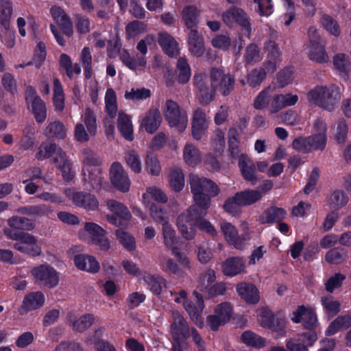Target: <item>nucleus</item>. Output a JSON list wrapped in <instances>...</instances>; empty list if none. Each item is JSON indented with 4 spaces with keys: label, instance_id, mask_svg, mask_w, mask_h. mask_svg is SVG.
Returning <instances> with one entry per match:
<instances>
[{
    "label": "nucleus",
    "instance_id": "nucleus-18",
    "mask_svg": "<svg viewBox=\"0 0 351 351\" xmlns=\"http://www.w3.org/2000/svg\"><path fill=\"white\" fill-rule=\"evenodd\" d=\"M45 298L41 291L28 293L23 298L22 304L19 309L20 315H24L28 311L41 308L45 304Z\"/></svg>",
    "mask_w": 351,
    "mask_h": 351
},
{
    "label": "nucleus",
    "instance_id": "nucleus-41",
    "mask_svg": "<svg viewBox=\"0 0 351 351\" xmlns=\"http://www.w3.org/2000/svg\"><path fill=\"white\" fill-rule=\"evenodd\" d=\"M149 197L162 204H165L168 201L167 194L162 189L156 186L148 187L146 189V192L143 195V202L146 206L150 204L149 200L147 199Z\"/></svg>",
    "mask_w": 351,
    "mask_h": 351
},
{
    "label": "nucleus",
    "instance_id": "nucleus-21",
    "mask_svg": "<svg viewBox=\"0 0 351 351\" xmlns=\"http://www.w3.org/2000/svg\"><path fill=\"white\" fill-rule=\"evenodd\" d=\"M53 162L59 169L64 180L70 181L73 177V172L71 171V162L67 158L66 153L59 147L53 156Z\"/></svg>",
    "mask_w": 351,
    "mask_h": 351
},
{
    "label": "nucleus",
    "instance_id": "nucleus-24",
    "mask_svg": "<svg viewBox=\"0 0 351 351\" xmlns=\"http://www.w3.org/2000/svg\"><path fill=\"white\" fill-rule=\"evenodd\" d=\"M236 289L239 295L247 303L254 304L258 302V290L253 284L241 282L237 285Z\"/></svg>",
    "mask_w": 351,
    "mask_h": 351
},
{
    "label": "nucleus",
    "instance_id": "nucleus-57",
    "mask_svg": "<svg viewBox=\"0 0 351 351\" xmlns=\"http://www.w3.org/2000/svg\"><path fill=\"white\" fill-rule=\"evenodd\" d=\"M147 171L154 176H157L161 171V166L157 156L153 152H148L145 159Z\"/></svg>",
    "mask_w": 351,
    "mask_h": 351
},
{
    "label": "nucleus",
    "instance_id": "nucleus-50",
    "mask_svg": "<svg viewBox=\"0 0 351 351\" xmlns=\"http://www.w3.org/2000/svg\"><path fill=\"white\" fill-rule=\"evenodd\" d=\"M53 104L57 111L61 112L64 108V95L60 80L58 78L53 80Z\"/></svg>",
    "mask_w": 351,
    "mask_h": 351
},
{
    "label": "nucleus",
    "instance_id": "nucleus-14",
    "mask_svg": "<svg viewBox=\"0 0 351 351\" xmlns=\"http://www.w3.org/2000/svg\"><path fill=\"white\" fill-rule=\"evenodd\" d=\"M193 293L196 298L197 305H195L191 301L186 300L184 303V307L194 324L197 326L202 328L204 322L201 313L204 308L203 295L197 291H194Z\"/></svg>",
    "mask_w": 351,
    "mask_h": 351
},
{
    "label": "nucleus",
    "instance_id": "nucleus-43",
    "mask_svg": "<svg viewBox=\"0 0 351 351\" xmlns=\"http://www.w3.org/2000/svg\"><path fill=\"white\" fill-rule=\"evenodd\" d=\"M176 73L178 82L186 84L191 77V72L189 64L184 57H180L177 61Z\"/></svg>",
    "mask_w": 351,
    "mask_h": 351
},
{
    "label": "nucleus",
    "instance_id": "nucleus-63",
    "mask_svg": "<svg viewBox=\"0 0 351 351\" xmlns=\"http://www.w3.org/2000/svg\"><path fill=\"white\" fill-rule=\"evenodd\" d=\"M333 64L335 68L342 73L351 71V63L348 56L344 53H337L333 57Z\"/></svg>",
    "mask_w": 351,
    "mask_h": 351
},
{
    "label": "nucleus",
    "instance_id": "nucleus-10",
    "mask_svg": "<svg viewBox=\"0 0 351 351\" xmlns=\"http://www.w3.org/2000/svg\"><path fill=\"white\" fill-rule=\"evenodd\" d=\"M220 228L226 241L237 249L242 250L250 239V234L247 231L238 235L236 228L231 223L223 221Z\"/></svg>",
    "mask_w": 351,
    "mask_h": 351
},
{
    "label": "nucleus",
    "instance_id": "nucleus-47",
    "mask_svg": "<svg viewBox=\"0 0 351 351\" xmlns=\"http://www.w3.org/2000/svg\"><path fill=\"white\" fill-rule=\"evenodd\" d=\"M106 206L108 209L114 213L119 217L124 220H130L132 215L128 208L122 203L114 199H109L106 201Z\"/></svg>",
    "mask_w": 351,
    "mask_h": 351
},
{
    "label": "nucleus",
    "instance_id": "nucleus-32",
    "mask_svg": "<svg viewBox=\"0 0 351 351\" xmlns=\"http://www.w3.org/2000/svg\"><path fill=\"white\" fill-rule=\"evenodd\" d=\"M302 337L303 339L301 340L302 343L298 342L293 339H290L287 342V348L289 351H307V347L304 345L312 346L316 341L317 335L313 332H308L303 333Z\"/></svg>",
    "mask_w": 351,
    "mask_h": 351
},
{
    "label": "nucleus",
    "instance_id": "nucleus-33",
    "mask_svg": "<svg viewBox=\"0 0 351 351\" xmlns=\"http://www.w3.org/2000/svg\"><path fill=\"white\" fill-rule=\"evenodd\" d=\"M199 10L193 5L184 8L182 15L184 24L189 30L197 29L199 23Z\"/></svg>",
    "mask_w": 351,
    "mask_h": 351
},
{
    "label": "nucleus",
    "instance_id": "nucleus-8",
    "mask_svg": "<svg viewBox=\"0 0 351 351\" xmlns=\"http://www.w3.org/2000/svg\"><path fill=\"white\" fill-rule=\"evenodd\" d=\"M170 332L175 342L181 343L189 338L191 329L186 319L177 311L171 313Z\"/></svg>",
    "mask_w": 351,
    "mask_h": 351
},
{
    "label": "nucleus",
    "instance_id": "nucleus-62",
    "mask_svg": "<svg viewBox=\"0 0 351 351\" xmlns=\"http://www.w3.org/2000/svg\"><path fill=\"white\" fill-rule=\"evenodd\" d=\"M145 29L146 25L144 22L140 21H133L126 25L125 34L127 38L130 39L134 38L138 34L144 32Z\"/></svg>",
    "mask_w": 351,
    "mask_h": 351
},
{
    "label": "nucleus",
    "instance_id": "nucleus-44",
    "mask_svg": "<svg viewBox=\"0 0 351 351\" xmlns=\"http://www.w3.org/2000/svg\"><path fill=\"white\" fill-rule=\"evenodd\" d=\"M308 57L311 60L319 64L327 62L328 56L322 45H308Z\"/></svg>",
    "mask_w": 351,
    "mask_h": 351
},
{
    "label": "nucleus",
    "instance_id": "nucleus-31",
    "mask_svg": "<svg viewBox=\"0 0 351 351\" xmlns=\"http://www.w3.org/2000/svg\"><path fill=\"white\" fill-rule=\"evenodd\" d=\"M351 327V311L346 315L336 317L328 326L326 335L330 336L339 330H346Z\"/></svg>",
    "mask_w": 351,
    "mask_h": 351
},
{
    "label": "nucleus",
    "instance_id": "nucleus-7",
    "mask_svg": "<svg viewBox=\"0 0 351 351\" xmlns=\"http://www.w3.org/2000/svg\"><path fill=\"white\" fill-rule=\"evenodd\" d=\"M25 99L28 109L34 114L36 122L38 123H43L47 119V106L45 102L37 95L34 88L31 86H27Z\"/></svg>",
    "mask_w": 351,
    "mask_h": 351
},
{
    "label": "nucleus",
    "instance_id": "nucleus-38",
    "mask_svg": "<svg viewBox=\"0 0 351 351\" xmlns=\"http://www.w3.org/2000/svg\"><path fill=\"white\" fill-rule=\"evenodd\" d=\"M95 317L90 313H86L75 320H70L72 330L77 332H82L88 329L95 322Z\"/></svg>",
    "mask_w": 351,
    "mask_h": 351
},
{
    "label": "nucleus",
    "instance_id": "nucleus-5",
    "mask_svg": "<svg viewBox=\"0 0 351 351\" xmlns=\"http://www.w3.org/2000/svg\"><path fill=\"white\" fill-rule=\"evenodd\" d=\"M208 77L215 91H219L223 97L229 95L234 89V77L230 73H226L223 69L217 67L212 68Z\"/></svg>",
    "mask_w": 351,
    "mask_h": 351
},
{
    "label": "nucleus",
    "instance_id": "nucleus-16",
    "mask_svg": "<svg viewBox=\"0 0 351 351\" xmlns=\"http://www.w3.org/2000/svg\"><path fill=\"white\" fill-rule=\"evenodd\" d=\"M291 320L295 323L302 322L304 328L308 330L315 328L317 324L315 313L304 305L298 306L296 310L293 312Z\"/></svg>",
    "mask_w": 351,
    "mask_h": 351
},
{
    "label": "nucleus",
    "instance_id": "nucleus-34",
    "mask_svg": "<svg viewBox=\"0 0 351 351\" xmlns=\"http://www.w3.org/2000/svg\"><path fill=\"white\" fill-rule=\"evenodd\" d=\"M287 215L286 210L282 208L271 206L267 208L261 217L262 223H272L280 222Z\"/></svg>",
    "mask_w": 351,
    "mask_h": 351
},
{
    "label": "nucleus",
    "instance_id": "nucleus-55",
    "mask_svg": "<svg viewBox=\"0 0 351 351\" xmlns=\"http://www.w3.org/2000/svg\"><path fill=\"white\" fill-rule=\"evenodd\" d=\"M125 162L130 169L135 173H140L142 171V163L138 153L134 150L128 152L125 156Z\"/></svg>",
    "mask_w": 351,
    "mask_h": 351
},
{
    "label": "nucleus",
    "instance_id": "nucleus-46",
    "mask_svg": "<svg viewBox=\"0 0 351 351\" xmlns=\"http://www.w3.org/2000/svg\"><path fill=\"white\" fill-rule=\"evenodd\" d=\"M149 206V214L153 220L162 226L169 223V215L161 206L152 203Z\"/></svg>",
    "mask_w": 351,
    "mask_h": 351
},
{
    "label": "nucleus",
    "instance_id": "nucleus-54",
    "mask_svg": "<svg viewBox=\"0 0 351 351\" xmlns=\"http://www.w3.org/2000/svg\"><path fill=\"white\" fill-rule=\"evenodd\" d=\"M163 243L166 247L173 251V248H178L175 245L178 243L176 232L169 223L162 226Z\"/></svg>",
    "mask_w": 351,
    "mask_h": 351
},
{
    "label": "nucleus",
    "instance_id": "nucleus-42",
    "mask_svg": "<svg viewBox=\"0 0 351 351\" xmlns=\"http://www.w3.org/2000/svg\"><path fill=\"white\" fill-rule=\"evenodd\" d=\"M45 134L49 138L64 139L66 136V130L63 123L56 120L49 123L45 128Z\"/></svg>",
    "mask_w": 351,
    "mask_h": 351
},
{
    "label": "nucleus",
    "instance_id": "nucleus-51",
    "mask_svg": "<svg viewBox=\"0 0 351 351\" xmlns=\"http://www.w3.org/2000/svg\"><path fill=\"white\" fill-rule=\"evenodd\" d=\"M266 77V71L264 68L258 67L252 70L247 75V84L252 88L261 86Z\"/></svg>",
    "mask_w": 351,
    "mask_h": 351
},
{
    "label": "nucleus",
    "instance_id": "nucleus-56",
    "mask_svg": "<svg viewBox=\"0 0 351 351\" xmlns=\"http://www.w3.org/2000/svg\"><path fill=\"white\" fill-rule=\"evenodd\" d=\"M116 237L121 245L128 251L132 252L136 249V241L133 236L121 229L117 230Z\"/></svg>",
    "mask_w": 351,
    "mask_h": 351
},
{
    "label": "nucleus",
    "instance_id": "nucleus-1",
    "mask_svg": "<svg viewBox=\"0 0 351 351\" xmlns=\"http://www.w3.org/2000/svg\"><path fill=\"white\" fill-rule=\"evenodd\" d=\"M189 182L194 204L178 217L177 226L181 229L183 234L191 238L193 231L187 232L184 223H193L199 217H205L211 204V197L217 196L220 189L213 180L194 173L189 174Z\"/></svg>",
    "mask_w": 351,
    "mask_h": 351
},
{
    "label": "nucleus",
    "instance_id": "nucleus-45",
    "mask_svg": "<svg viewBox=\"0 0 351 351\" xmlns=\"http://www.w3.org/2000/svg\"><path fill=\"white\" fill-rule=\"evenodd\" d=\"M215 279V273L212 269H208L206 272L201 274L199 276L196 291L206 294Z\"/></svg>",
    "mask_w": 351,
    "mask_h": 351
},
{
    "label": "nucleus",
    "instance_id": "nucleus-22",
    "mask_svg": "<svg viewBox=\"0 0 351 351\" xmlns=\"http://www.w3.org/2000/svg\"><path fill=\"white\" fill-rule=\"evenodd\" d=\"M204 217H201L193 223L186 221V223H184V226H186V231H193V235L191 238H188L185 236V234H183V232H182L181 229L178 226V228L182 234V237L186 240H192L195 237V227L197 226L201 230L204 231L207 234H210L212 237H215L217 234V232L215 227L211 224V223L206 219H203Z\"/></svg>",
    "mask_w": 351,
    "mask_h": 351
},
{
    "label": "nucleus",
    "instance_id": "nucleus-30",
    "mask_svg": "<svg viewBox=\"0 0 351 351\" xmlns=\"http://www.w3.org/2000/svg\"><path fill=\"white\" fill-rule=\"evenodd\" d=\"M158 43L163 51L170 57H176L179 53L178 44L169 34L160 32L158 34Z\"/></svg>",
    "mask_w": 351,
    "mask_h": 351
},
{
    "label": "nucleus",
    "instance_id": "nucleus-48",
    "mask_svg": "<svg viewBox=\"0 0 351 351\" xmlns=\"http://www.w3.org/2000/svg\"><path fill=\"white\" fill-rule=\"evenodd\" d=\"M241 337L242 341L245 344L252 347L262 348H264L266 345V340L265 338L250 330H247L243 332Z\"/></svg>",
    "mask_w": 351,
    "mask_h": 351
},
{
    "label": "nucleus",
    "instance_id": "nucleus-26",
    "mask_svg": "<svg viewBox=\"0 0 351 351\" xmlns=\"http://www.w3.org/2000/svg\"><path fill=\"white\" fill-rule=\"evenodd\" d=\"M188 45L189 51L195 57H201L205 52L203 36L197 29L189 30L188 33Z\"/></svg>",
    "mask_w": 351,
    "mask_h": 351
},
{
    "label": "nucleus",
    "instance_id": "nucleus-39",
    "mask_svg": "<svg viewBox=\"0 0 351 351\" xmlns=\"http://www.w3.org/2000/svg\"><path fill=\"white\" fill-rule=\"evenodd\" d=\"M272 88L270 86L262 90L255 97L253 106L256 110H263L267 108L270 112V103L272 99Z\"/></svg>",
    "mask_w": 351,
    "mask_h": 351
},
{
    "label": "nucleus",
    "instance_id": "nucleus-2",
    "mask_svg": "<svg viewBox=\"0 0 351 351\" xmlns=\"http://www.w3.org/2000/svg\"><path fill=\"white\" fill-rule=\"evenodd\" d=\"M307 99L311 104L332 111L341 99V88L335 84L317 86L308 92Z\"/></svg>",
    "mask_w": 351,
    "mask_h": 351
},
{
    "label": "nucleus",
    "instance_id": "nucleus-58",
    "mask_svg": "<svg viewBox=\"0 0 351 351\" xmlns=\"http://www.w3.org/2000/svg\"><path fill=\"white\" fill-rule=\"evenodd\" d=\"M347 254L344 249L335 247L326 252V261L330 264H339L344 261Z\"/></svg>",
    "mask_w": 351,
    "mask_h": 351
},
{
    "label": "nucleus",
    "instance_id": "nucleus-17",
    "mask_svg": "<svg viewBox=\"0 0 351 351\" xmlns=\"http://www.w3.org/2000/svg\"><path fill=\"white\" fill-rule=\"evenodd\" d=\"M74 205L86 210H96L99 208V201L93 194L84 191L74 192L71 196Z\"/></svg>",
    "mask_w": 351,
    "mask_h": 351
},
{
    "label": "nucleus",
    "instance_id": "nucleus-4",
    "mask_svg": "<svg viewBox=\"0 0 351 351\" xmlns=\"http://www.w3.org/2000/svg\"><path fill=\"white\" fill-rule=\"evenodd\" d=\"M164 116L169 125L171 128H176L179 132H182L188 125L186 112L171 99H168L165 102Z\"/></svg>",
    "mask_w": 351,
    "mask_h": 351
},
{
    "label": "nucleus",
    "instance_id": "nucleus-40",
    "mask_svg": "<svg viewBox=\"0 0 351 351\" xmlns=\"http://www.w3.org/2000/svg\"><path fill=\"white\" fill-rule=\"evenodd\" d=\"M8 224L10 227L24 231H31L35 228L34 221L27 217L13 216L8 219Z\"/></svg>",
    "mask_w": 351,
    "mask_h": 351
},
{
    "label": "nucleus",
    "instance_id": "nucleus-3",
    "mask_svg": "<svg viewBox=\"0 0 351 351\" xmlns=\"http://www.w3.org/2000/svg\"><path fill=\"white\" fill-rule=\"evenodd\" d=\"M193 83L196 98L200 105L208 106L215 99L217 93L209 77L205 73H195Z\"/></svg>",
    "mask_w": 351,
    "mask_h": 351
},
{
    "label": "nucleus",
    "instance_id": "nucleus-19",
    "mask_svg": "<svg viewBox=\"0 0 351 351\" xmlns=\"http://www.w3.org/2000/svg\"><path fill=\"white\" fill-rule=\"evenodd\" d=\"M162 115L157 108H150L142 118L141 127L149 134L155 133L161 125Z\"/></svg>",
    "mask_w": 351,
    "mask_h": 351
},
{
    "label": "nucleus",
    "instance_id": "nucleus-36",
    "mask_svg": "<svg viewBox=\"0 0 351 351\" xmlns=\"http://www.w3.org/2000/svg\"><path fill=\"white\" fill-rule=\"evenodd\" d=\"M263 197V193L259 190L247 189L236 193V198L242 206L252 205Z\"/></svg>",
    "mask_w": 351,
    "mask_h": 351
},
{
    "label": "nucleus",
    "instance_id": "nucleus-61",
    "mask_svg": "<svg viewBox=\"0 0 351 351\" xmlns=\"http://www.w3.org/2000/svg\"><path fill=\"white\" fill-rule=\"evenodd\" d=\"M236 23L241 27V30L243 32V34L247 38H250L252 33L250 18L248 14L241 8L240 10L239 14H238Z\"/></svg>",
    "mask_w": 351,
    "mask_h": 351
},
{
    "label": "nucleus",
    "instance_id": "nucleus-15",
    "mask_svg": "<svg viewBox=\"0 0 351 351\" xmlns=\"http://www.w3.org/2000/svg\"><path fill=\"white\" fill-rule=\"evenodd\" d=\"M53 21L68 37L73 34V26L70 16L60 6L53 5L49 10Z\"/></svg>",
    "mask_w": 351,
    "mask_h": 351
},
{
    "label": "nucleus",
    "instance_id": "nucleus-52",
    "mask_svg": "<svg viewBox=\"0 0 351 351\" xmlns=\"http://www.w3.org/2000/svg\"><path fill=\"white\" fill-rule=\"evenodd\" d=\"M106 110L110 118H114L117 112V96L112 88H108L105 95Z\"/></svg>",
    "mask_w": 351,
    "mask_h": 351
},
{
    "label": "nucleus",
    "instance_id": "nucleus-27",
    "mask_svg": "<svg viewBox=\"0 0 351 351\" xmlns=\"http://www.w3.org/2000/svg\"><path fill=\"white\" fill-rule=\"evenodd\" d=\"M167 179L169 187L176 193L180 192L184 187V174L181 168L178 167H171L167 173Z\"/></svg>",
    "mask_w": 351,
    "mask_h": 351
},
{
    "label": "nucleus",
    "instance_id": "nucleus-12",
    "mask_svg": "<svg viewBox=\"0 0 351 351\" xmlns=\"http://www.w3.org/2000/svg\"><path fill=\"white\" fill-rule=\"evenodd\" d=\"M209 117L205 110L202 108H196L191 120V136L196 141H200L206 134L208 127Z\"/></svg>",
    "mask_w": 351,
    "mask_h": 351
},
{
    "label": "nucleus",
    "instance_id": "nucleus-28",
    "mask_svg": "<svg viewBox=\"0 0 351 351\" xmlns=\"http://www.w3.org/2000/svg\"><path fill=\"white\" fill-rule=\"evenodd\" d=\"M221 267L224 275L234 276L245 270V261L239 256L228 258L223 263Z\"/></svg>",
    "mask_w": 351,
    "mask_h": 351
},
{
    "label": "nucleus",
    "instance_id": "nucleus-37",
    "mask_svg": "<svg viewBox=\"0 0 351 351\" xmlns=\"http://www.w3.org/2000/svg\"><path fill=\"white\" fill-rule=\"evenodd\" d=\"M117 128L125 139L130 141L133 140L132 124L130 117L124 112L119 113Z\"/></svg>",
    "mask_w": 351,
    "mask_h": 351
},
{
    "label": "nucleus",
    "instance_id": "nucleus-53",
    "mask_svg": "<svg viewBox=\"0 0 351 351\" xmlns=\"http://www.w3.org/2000/svg\"><path fill=\"white\" fill-rule=\"evenodd\" d=\"M12 14V6L10 0H0V23L8 29Z\"/></svg>",
    "mask_w": 351,
    "mask_h": 351
},
{
    "label": "nucleus",
    "instance_id": "nucleus-35",
    "mask_svg": "<svg viewBox=\"0 0 351 351\" xmlns=\"http://www.w3.org/2000/svg\"><path fill=\"white\" fill-rule=\"evenodd\" d=\"M184 162L191 167L197 165L202 160L199 150L192 143H186L183 149Z\"/></svg>",
    "mask_w": 351,
    "mask_h": 351
},
{
    "label": "nucleus",
    "instance_id": "nucleus-49",
    "mask_svg": "<svg viewBox=\"0 0 351 351\" xmlns=\"http://www.w3.org/2000/svg\"><path fill=\"white\" fill-rule=\"evenodd\" d=\"M144 280L149 290L156 295H160L165 287V280L160 276L149 274L145 276Z\"/></svg>",
    "mask_w": 351,
    "mask_h": 351
},
{
    "label": "nucleus",
    "instance_id": "nucleus-11",
    "mask_svg": "<svg viewBox=\"0 0 351 351\" xmlns=\"http://www.w3.org/2000/svg\"><path fill=\"white\" fill-rule=\"evenodd\" d=\"M110 179L112 184L122 193L129 191L131 182L127 171L120 162H114L110 169Z\"/></svg>",
    "mask_w": 351,
    "mask_h": 351
},
{
    "label": "nucleus",
    "instance_id": "nucleus-60",
    "mask_svg": "<svg viewBox=\"0 0 351 351\" xmlns=\"http://www.w3.org/2000/svg\"><path fill=\"white\" fill-rule=\"evenodd\" d=\"M59 147L55 143H43L40 145L36 158L39 160L49 158L55 155Z\"/></svg>",
    "mask_w": 351,
    "mask_h": 351
},
{
    "label": "nucleus",
    "instance_id": "nucleus-13",
    "mask_svg": "<svg viewBox=\"0 0 351 351\" xmlns=\"http://www.w3.org/2000/svg\"><path fill=\"white\" fill-rule=\"evenodd\" d=\"M13 247L17 251L31 256H38L42 253V249L38 244V239L28 232L23 234L19 242L14 244Z\"/></svg>",
    "mask_w": 351,
    "mask_h": 351
},
{
    "label": "nucleus",
    "instance_id": "nucleus-25",
    "mask_svg": "<svg viewBox=\"0 0 351 351\" xmlns=\"http://www.w3.org/2000/svg\"><path fill=\"white\" fill-rule=\"evenodd\" d=\"M239 167L243 178L252 184H256L258 178L256 175V168L253 162L245 154H241L239 160Z\"/></svg>",
    "mask_w": 351,
    "mask_h": 351
},
{
    "label": "nucleus",
    "instance_id": "nucleus-23",
    "mask_svg": "<svg viewBox=\"0 0 351 351\" xmlns=\"http://www.w3.org/2000/svg\"><path fill=\"white\" fill-rule=\"evenodd\" d=\"M74 264L80 270L90 273H97L100 266L99 262L93 256L87 254H77L73 258Z\"/></svg>",
    "mask_w": 351,
    "mask_h": 351
},
{
    "label": "nucleus",
    "instance_id": "nucleus-20",
    "mask_svg": "<svg viewBox=\"0 0 351 351\" xmlns=\"http://www.w3.org/2000/svg\"><path fill=\"white\" fill-rule=\"evenodd\" d=\"M298 101V96L292 93L275 94L270 103V113L275 114L287 106H294Z\"/></svg>",
    "mask_w": 351,
    "mask_h": 351
},
{
    "label": "nucleus",
    "instance_id": "nucleus-29",
    "mask_svg": "<svg viewBox=\"0 0 351 351\" xmlns=\"http://www.w3.org/2000/svg\"><path fill=\"white\" fill-rule=\"evenodd\" d=\"M16 211L21 215L40 217L48 216L52 213L53 210L50 206L42 204L21 206L17 208Z\"/></svg>",
    "mask_w": 351,
    "mask_h": 351
},
{
    "label": "nucleus",
    "instance_id": "nucleus-6",
    "mask_svg": "<svg viewBox=\"0 0 351 351\" xmlns=\"http://www.w3.org/2000/svg\"><path fill=\"white\" fill-rule=\"evenodd\" d=\"M261 325L274 332L276 339L286 335L287 320L285 316L280 313L274 314L269 310L263 309L261 313Z\"/></svg>",
    "mask_w": 351,
    "mask_h": 351
},
{
    "label": "nucleus",
    "instance_id": "nucleus-59",
    "mask_svg": "<svg viewBox=\"0 0 351 351\" xmlns=\"http://www.w3.org/2000/svg\"><path fill=\"white\" fill-rule=\"evenodd\" d=\"M125 98L128 100L139 101L151 97V91L146 88H134L125 92Z\"/></svg>",
    "mask_w": 351,
    "mask_h": 351
},
{
    "label": "nucleus",
    "instance_id": "nucleus-9",
    "mask_svg": "<svg viewBox=\"0 0 351 351\" xmlns=\"http://www.w3.org/2000/svg\"><path fill=\"white\" fill-rule=\"evenodd\" d=\"M31 274L36 281L48 288H53L58 284V272L49 265L42 264L34 267Z\"/></svg>",
    "mask_w": 351,
    "mask_h": 351
},
{
    "label": "nucleus",
    "instance_id": "nucleus-64",
    "mask_svg": "<svg viewBox=\"0 0 351 351\" xmlns=\"http://www.w3.org/2000/svg\"><path fill=\"white\" fill-rule=\"evenodd\" d=\"M310 145L311 152L315 150H324L326 144V135L315 134L307 136Z\"/></svg>",
    "mask_w": 351,
    "mask_h": 351
}]
</instances>
